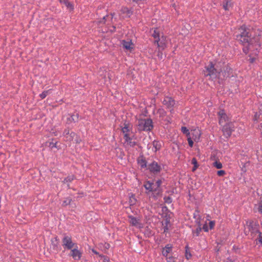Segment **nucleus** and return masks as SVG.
Segmentation results:
<instances>
[{"label": "nucleus", "instance_id": "1", "mask_svg": "<svg viewBox=\"0 0 262 262\" xmlns=\"http://www.w3.org/2000/svg\"><path fill=\"white\" fill-rule=\"evenodd\" d=\"M259 225L257 222L252 220L247 221L244 226V232L245 234H250L252 237L258 234V237L256 239L257 244H262V232H259Z\"/></svg>", "mask_w": 262, "mask_h": 262}, {"label": "nucleus", "instance_id": "2", "mask_svg": "<svg viewBox=\"0 0 262 262\" xmlns=\"http://www.w3.org/2000/svg\"><path fill=\"white\" fill-rule=\"evenodd\" d=\"M239 30L240 34L236 35V39L243 44L244 46L243 52L245 54H247L251 49V38L245 26H242Z\"/></svg>", "mask_w": 262, "mask_h": 262}, {"label": "nucleus", "instance_id": "3", "mask_svg": "<svg viewBox=\"0 0 262 262\" xmlns=\"http://www.w3.org/2000/svg\"><path fill=\"white\" fill-rule=\"evenodd\" d=\"M137 127L138 130L148 132L153 128V122L151 119H140L138 120Z\"/></svg>", "mask_w": 262, "mask_h": 262}, {"label": "nucleus", "instance_id": "4", "mask_svg": "<svg viewBox=\"0 0 262 262\" xmlns=\"http://www.w3.org/2000/svg\"><path fill=\"white\" fill-rule=\"evenodd\" d=\"M204 75L206 77L209 76L212 80L218 78L222 71L215 69L212 62H210L208 66L205 67Z\"/></svg>", "mask_w": 262, "mask_h": 262}, {"label": "nucleus", "instance_id": "5", "mask_svg": "<svg viewBox=\"0 0 262 262\" xmlns=\"http://www.w3.org/2000/svg\"><path fill=\"white\" fill-rule=\"evenodd\" d=\"M162 103L166 108L169 110L171 113L174 112L173 107L176 104L175 100L171 97L165 96L162 101Z\"/></svg>", "mask_w": 262, "mask_h": 262}, {"label": "nucleus", "instance_id": "6", "mask_svg": "<svg viewBox=\"0 0 262 262\" xmlns=\"http://www.w3.org/2000/svg\"><path fill=\"white\" fill-rule=\"evenodd\" d=\"M234 130V125L232 123H227L223 127L224 135L226 138L230 137L232 132Z\"/></svg>", "mask_w": 262, "mask_h": 262}, {"label": "nucleus", "instance_id": "7", "mask_svg": "<svg viewBox=\"0 0 262 262\" xmlns=\"http://www.w3.org/2000/svg\"><path fill=\"white\" fill-rule=\"evenodd\" d=\"M148 169L151 173L154 174H157L162 170L161 165L156 161H153L149 164Z\"/></svg>", "mask_w": 262, "mask_h": 262}, {"label": "nucleus", "instance_id": "8", "mask_svg": "<svg viewBox=\"0 0 262 262\" xmlns=\"http://www.w3.org/2000/svg\"><path fill=\"white\" fill-rule=\"evenodd\" d=\"M128 218L129 220V223L132 226L139 229L143 228V225L141 222L139 218L136 217L133 215H129Z\"/></svg>", "mask_w": 262, "mask_h": 262}, {"label": "nucleus", "instance_id": "9", "mask_svg": "<svg viewBox=\"0 0 262 262\" xmlns=\"http://www.w3.org/2000/svg\"><path fill=\"white\" fill-rule=\"evenodd\" d=\"M155 42L157 43V46L159 49L164 50L167 46V40L166 37L162 35L158 39L155 40Z\"/></svg>", "mask_w": 262, "mask_h": 262}, {"label": "nucleus", "instance_id": "10", "mask_svg": "<svg viewBox=\"0 0 262 262\" xmlns=\"http://www.w3.org/2000/svg\"><path fill=\"white\" fill-rule=\"evenodd\" d=\"M132 129V126L128 122H125L124 123L123 126L122 127V132L124 136L125 135H129Z\"/></svg>", "mask_w": 262, "mask_h": 262}, {"label": "nucleus", "instance_id": "11", "mask_svg": "<svg viewBox=\"0 0 262 262\" xmlns=\"http://www.w3.org/2000/svg\"><path fill=\"white\" fill-rule=\"evenodd\" d=\"M220 117L219 123L220 124L225 123L228 119V117L225 114L224 110H221L218 113Z\"/></svg>", "mask_w": 262, "mask_h": 262}, {"label": "nucleus", "instance_id": "12", "mask_svg": "<svg viewBox=\"0 0 262 262\" xmlns=\"http://www.w3.org/2000/svg\"><path fill=\"white\" fill-rule=\"evenodd\" d=\"M71 255L73 257V258L75 259H79L81 256V252L75 248L71 250Z\"/></svg>", "mask_w": 262, "mask_h": 262}, {"label": "nucleus", "instance_id": "13", "mask_svg": "<svg viewBox=\"0 0 262 262\" xmlns=\"http://www.w3.org/2000/svg\"><path fill=\"white\" fill-rule=\"evenodd\" d=\"M193 217L195 220L196 223L201 226V222L202 220V216L200 215V211L198 210H195L193 213Z\"/></svg>", "mask_w": 262, "mask_h": 262}, {"label": "nucleus", "instance_id": "14", "mask_svg": "<svg viewBox=\"0 0 262 262\" xmlns=\"http://www.w3.org/2000/svg\"><path fill=\"white\" fill-rule=\"evenodd\" d=\"M152 150L154 152H156L160 149L161 147V143L159 141L154 140L152 142Z\"/></svg>", "mask_w": 262, "mask_h": 262}, {"label": "nucleus", "instance_id": "15", "mask_svg": "<svg viewBox=\"0 0 262 262\" xmlns=\"http://www.w3.org/2000/svg\"><path fill=\"white\" fill-rule=\"evenodd\" d=\"M62 246H74V244L72 243L71 237L69 236H64L62 239Z\"/></svg>", "mask_w": 262, "mask_h": 262}, {"label": "nucleus", "instance_id": "16", "mask_svg": "<svg viewBox=\"0 0 262 262\" xmlns=\"http://www.w3.org/2000/svg\"><path fill=\"white\" fill-rule=\"evenodd\" d=\"M122 45L123 48L130 50V49H133V44L132 42L130 41H125V40H122Z\"/></svg>", "mask_w": 262, "mask_h": 262}, {"label": "nucleus", "instance_id": "17", "mask_svg": "<svg viewBox=\"0 0 262 262\" xmlns=\"http://www.w3.org/2000/svg\"><path fill=\"white\" fill-rule=\"evenodd\" d=\"M153 183L150 181H146L144 184V187L145 189L149 192H152L156 191V189H154L152 187Z\"/></svg>", "mask_w": 262, "mask_h": 262}, {"label": "nucleus", "instance_id": "18", "mask_svg": "<svg viewBox=\"0 0 262 262\" xmlns=\"http://www.w3.org/2000/svg\"><path fill=\"white\" fill-rule=\"evenodd\" d=\"M157 114L159 115V117L161 118H163L166 115V111L162 107L158 109Z\"/></svg>", "mask_w": 262, "mask_h": 262}, {"label": "nucleus", "instance_id": "19", "mask_svg": "<svg viewBox=\"0 0 262 262\" xmlns=\"http://www.w3.org/2000/svg\"><path fill=\"white\" fill-rule=\"evenodd\" d=\"M170 224V221L168 219H166L164 222L162 223L163 226V230L164 232H167L169 229V226Z\"/></svg>", "mask_w": 262, "mask_h": 262}, {"label": "nucleus", "instance_id": "20", "mask_svg": "<svg viewBox=\"0 0 262 262\" xmlns=\"http://www.w3.org/2000/svg\"><path fill=\"white\" fill-rule=\"evenodd\" d=\"M171 250V247H165L163 249L162 254L164 256L167 257Z\"/></svg>", "mask_w": 262, "mask_h": 262}, {"label": "nucleus", "instance_id": "21", "mask_svg": "<svg viewBox=\"0 0 262 262\" xmlns=\"http://www.w3.org/2000/svg\"><path fill=\"white\" fill-rule=\"evenodd\" d=\"M121 10L123 13L126 14V16L128 17H129L132 14V11L127 7H122Z\"/></svg>", "mask_w": 262, "mask_h": 262}, {"label": "nucleus", "instance_id": "22", "mask_svg": "<svg viewBox=\"0 0 262 262\" xmlns=\"http://www.w3.org/2000/svg\"><path fill=\"white\" fill-rule=\"evenodd\" d=\"M255 208L258 212L262 213V197L260 198V200L258 202L257 204L255 205Z\"/></svg>", "mask_w": 262, "mask_h": 262}, {"label": "nucleus", "instance_id": "23", "mask_svg": "<svg viewBox=\"0 0 262 262\" xmlns=\"http://www.w3.org/2000/svg\"><path fill=\"white\" fill-rule=\"evenodd\" d=\"M138 163L142 168H145L147 166L146 161L144 159L139 160L138 161Z\"/></svg>", "mask_w": 262, "mask_h": 262}, {"label": "nucleus", "instance_id": "24", "mask_svg": "<svg viewBox=\"0 0 262 262\" xmlns=\"http://www.w3.org/2000/svg\"><path fill=\"white\" fill-rule=\"evenodd\" d=\"M152 36L155 38V40L158 39L160 37L159 32L157 29H155L152 32Z\"/></svg>", "mask_w": 262, "mask_h": 262}, {"label": "nucleus", "instance_id": "25", "mask_svg": "<svg viewBox=\"0 0 262 262\" xmlns=\"http://www.w3.org/2000/svg\"><path fill=\"white\" fill-rule=\"evenodd\" d=\"M75 177L73 175L69 176L67 177H66L63 182L65 184H68L69 183L72 182L74 179Z\"/></svg>", "mask_w": 262, "mask_h": 262}, {"label": "nucleus", "instance_id": "26", "mask_svg": "<svg viewBox=\"0 0 262 262\" xmlns=\"http://www.w3.org/2000/svg\"><path fill=\"white\" fill-rule=\"evenodd\" d=\"M79 115L76 113L75 114L72 115L70 118V121H73L74 122H77L78 121Z\"/></svg>", "mask_w": 262, "mask_h": 262}, {"label": "nucleus", "instance_id": "27", "mask_svg": "<svg viewBox=\"0 0 262 262\" xmlns=\"http://www.w3.org/2000/svg\"><path fill=\"white\" fill-rule=\"evenodd\" d=\"M185 257L187 259H190L191 257V254L190 253V251L189 248V247H186Z\"/></svg>", "mask_w": 262, "mask_h": 262}, {"label": "nucleus", "instance_id": "28", "mask_svg": "<svg viewBox=\"0 0 262 262\" xmlns=\"http://www.w3.org/2000/svg\"><path fill=\"white\" fill-rule=\"evenodd\" d=\"M230 68L227 67H226V69L224 70L223 72H222V74L224 77H229L230 76L229 71H230Z\"/></svg>", "mask_w": 262, "mask_h": 262}, {"label": "nucleus", "instance_id": "29", "mask_svg": "<svg viewBox=\"0 0 262 262\" xmlns=\"http://www.w3.org/2000/svg\"><path fill=\"white\" fill-rule=\"evenodd\" d=\"M231 6L230 1H227L223 4V8L225 10H228L229 8Z\"/></svg>", "mask_w": 262, "mask_h": 262}, {"label": "nucleus", "instance_id": "30", "mask_svg": "<svg viewBox=\"0 0 262 262\" xmlns=\"http://www.w3.org/2000/svg\"><path fill=\"white\" fill-rule=\"evenodd\" d=\"M181 131L183 134H186L187 136L190 135L189 130L185 126H182L181 127Z\"/></svg>", "mask_w": 262, "mask_h": 262}, {"label": "nucleus", "instance_id": "31", "mask_svg": "<svg viewBox=\"0 0 262 262\" xmlns=\"http://www.w3.org/2000/svg\"><path fill=\"white\" fill-rule=\"evenodd\" d=\"M71 201V199L69 198H67L62 202V205L63 206H67L70 204Z\"/></svg>", "mask_w": 262, "mask_h": 262}, {"label": "nucleus", "instance_id": "32", "mask_svg": "<svg viewBox=\"0 0 262 262\" xmlns=\"http://www.w3.org/2000/svg\"><path fill=\"white\" fill-rule=\"evenodd\" d=\"M213 165L214 167H215L217 169H221L223 167L222 164L221 162H217V161L214 162L213 163Z\"/></svg>", "mask_w": 262, "mask_h": 262}, {"label": "nucleus", "instance_id": "33", "mask_svg": "<svg viewBox=\"0 0 262 262\" xmlns=\"http://www.w3.org/2000/svg\"><path fill=\"white\" fill-rule=\"evenodd\" d=\"M49 92L50 91H43L42 93H41L39 96H40V97L41 98V99H44L48 95V94L49 93Z\"/></svg>", "mask_w": 262, "mask_h": 262}, {"label": "nucleus", "instance_id": "34", "mask_svg": "<svg viewBox=\"0 0 262 262\" xmlns=\"http://www.w3.org/2000/svg\"><path fill=\"white\" fill-rule=\"evenodd\" d=\"M124 139L125 140V142H126L127 144L133 140L132 138L130 137L129 135L124 136Z\"/></svg>", "mask_w": 262, "mask_h": 262}, {"label": "nucleus", "instance_id": "35", "mask_svg": "<svg viewBox=\"0 0 262 262\" xmlns=\"http://www.w3.org/2000/svg\"><path fill=\"white\" fill-rule=\"evenodd\" d=\"M191 164H193V166H195V168H198L199 166L197 160L195 158H192L191 160Z\"/></svg>", "mask_w": 262, "mask_h": 262}, {"label": "nucleus", "instance_id": "36", "mask_svg": "<svg viewBox=\"0 0 262 262\" xmlns=\"http://www.w3.org/2000/svg\"><path fill=\"white\" fill-rule=\"evenodd\" d=\"M214 225H215V221H210L209 222V230L212 229L214 228Z\"/></svg>", "mask_w": 262, "mask_h": 262}, {"label": "nucleus", "instance_id": "37", "mask_svg": "<svg viewBox=\"0 0 262 262\" xmlns=\"http://www.w3.org/2000/svg\"><path fill=\"white\" fill-rule=\"evenodd\" d=\"M164 199L165 202L167 204H170L172 202V199L170 196L165 197Z\"/></svg>", "mask_w": 262, "mask_h": 262}, {"label": "nucleus", "instance_id": "38", "mask_svg": "<svg viewBox=\"0 0 262 262\" xmlns=\"http://www.w3.org/2000/svg\"><path fill=\"white\" fill-rule=\"evenodd\" d=\"M64 5L67 7V8H68L70 9H73V5L71 3H70L69 2V1L68 2H67Z\"/></svg>", "mask_w": 262, "mask_h": 262}, {"label": "nucleus", "instance_id": "39", "mask_svg": "<svg viewBox=\"0 0 262 262\" xmlns=\"http://www.w3.org/2000/svg\"><path fill=\"white\" fill-rule=\"evenodd\" d=\"M226 172L225 170H220L217 171V174L219 176H224Z\"/></svg>", "mask_w": 262, "mask_h": 262}, {"label": "nucleus", "instance_id": "40", "mask_svg": "<svg viewBox=\"0 0 262 262\" xmlns=\"http://www.w3.org/2000/svg\"><path fill=\"white\" fill-rule=\"evenodd\" d=\"M202 228L205 232H208L209 230V228L208 226L207 223H206L205 224H204L203 225Z\"/></svg>", "mask_w": 262, "mask_h": 262}, {"label": "nucleus", "instance_id": "41", "mask_svg": "<svg viewBox=\"0 0 262 262\" xmlns=\"http://www.w3.org/2000/svg\"><path fill=\"white\" fill-rule=\"evenodd\" d=\"M188 142L190 147H192L193 145V142L190 137L188 138Z\"/></svg>", "mask_w": 262, "mask_h": 262}, {"label": "nucleus", "instance_id": "42", "mask_svg": "<svg viewBox=\"0 0 262 262\" xmlns=\"http://www.w3.org/2000/svg\"><path fill=\"white\" fill-rule=\"evenodd\" d=\"M167 261L168 262H174V258L172 256L166 257Z\"/></svg>", "mask_w": 262, "mask_h": 262}, {"label": "nucleus", "instance_id": "43", "mask_svg": "<svg viewBox=\"0 0 262 262\" xmlns=\"http://www.w3.org/2000/svg\"><path fill=\"white\" fill-rule=\"evenodd\" d=\"M157 56L160 59H162L163 58V53L160 51H159Z\"/></svg>", "mask_w": 262, "mask_h": 262}, {"label": "nucleus", "instance_id": "44", "mask_svg": "<svg viewBox=\"0 0 262 262\" xmlns=\"http://www.w3.org/2000/svg\"><path fill=\"white\" fill-rule=\"evenodd\" d=\"M127 144H128L130 147H134L136 145V142L134 141H131Z\"/></svg>", "mask_w": 262, "mask_h": 262}, {"label": "nucleus", "instance_id": "45", "mask_svg": "<svg viewBox=\"0 0 262 262\" xmlns=\"http://www.w3.org/2000/svg\"><path fill=\"white\" fill-rule=\"evenodd\" d=\"M162 183V182L161 180H157L156 182V184L157 187H159L161 186Z\"/></svg>", "mask_w": 262, "mask_h": 262}, {"label": "nucleus", "instance_id": "46", "mask_svg": "<svg viewBox=\"0 0 262 262\" xmlns=\"http://www.w3.org/2000/svg\"><path fill=\"white\" fill-rule=\"evenodd\" d=\"M106 17H107V16H104L103 17L102 19L99 21V23H105V18H106Z\"/></svg>", "mask_w": 262, "mask_h": 262}, {"label": "nucleus", "instance_id": "47", "mask_svg": "<svg viewBox=\"0 0 262 262\" xmlns=\"http://www.w3.org/2000/svg\"><path fill=\"white\" fill-rule=\"evenodd\" d=\"M130 201H131V203L133 204H134L135 202L136 201V199L135 198V197L134 196H132L130 199Z\"/></svg>", "mask_w": 262, "mask_h": 262}, {"label": "nucleus", "instance_id": "48", "mask_svg": "<svg viewBox=\"0 0 262 262\" xmlns=\"http://www.w3.org/2000/svg\"><path fill=\"white\" fill-rule=\"evenodd\" d=\"M60 3L65 4L69 0H59Z\"/></svg>", "mask_w": 262, "mask_h": 262}, {"label": "nucleus", "instance_id": "49", "mask_svg": "<svg viewBox=\"0 0 262 262\" xmlns=\"http://www.w3.org/2000/svg\"><path fill=\"white\" fill-rule=\"evenodd\" d=\"M69 134V130H67V129H65L64 132H63V134L64 135H68Z\"/></svg>", "mask_w": 262, "mask_h": 262}, {"label": "nucleus", "instance_id": "50", "mask_svg": "<svg viewBox=\"0 0 262 262\" xmlns=\"http://www.w3.org/2000/svg\"><path fill=\"white\" fill-rule=\"evenodd\" d=\"M197 168H195V166H193V168H192V171H195L196 169Z\"/></svg>", "mask_w": 262, "mask_h": 262}, {"label": "nucleus", "instance_id": "51", "mask_svg": "<svg viewBox=\"0 0 262 262\" xmlns=\"http://www.w3.org/2000/svg\"><path fill=\"white\" fill-rule=\"evenodd\" d=\"M251 62H253L254 60V58H250Z\"/></svg>", "mask_w": 262, "mask_h": 262}, {"label": "nucleus", "instance_id": "52", "mask_svg": "<svg viewBox=\"0 0 262 262\" xmlns=\"http://www.w3.org/2000/svg\"><path fill=\"white\" fill-rule=\"evenodd\" d=\"M209 217H210V216H209V215H208L207 216V220H209Z\"/></svg>", "mask_w": 262, "mask_h": 262}, {"label": "nucleus", "instance_id": "53", "mask_svg": "<svg viewBox=\"0 0 262 262\" xmlns=\"http://www.w3.org/2000/svg\"><path fill=\"white\" fill-rule=\"evenodd\" d=\"M72 247L68 246L67 247L68 249H70Z\"/></svg>", "mask_w": 262, "mask_h": 262}, {"label": "nucleus", "instance_id": "54", "mask_svg": "<svg viewBox=\"0 0 262 262\" xmlns=\"http://www.w3.org/2000/svg\"><path fill=\"white\" fill-rule=\"evenodd\" d=\"M115 29V27H113V30H114Z\"/></svg>", "mask_w": 262, "mask_h": 262}]
</instances>
